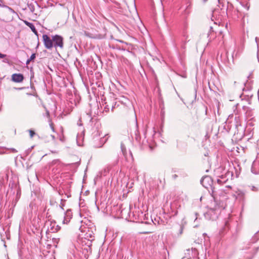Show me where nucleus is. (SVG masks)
<instances>
[{
	"label": "nucleus",
	"mask_w": 259,
	"mask_h": 259,
	"mask_svg": "<svg viewBox=\"0 0 259 259\" xmlns=\"http://www.w3.org/2000/svg\"><path fill=\"white\" fill-rule=\"evenodd\" d=\"M200 183L205 188L211 189L209 190L211 196L213 198L210 204L208 211L204 213V217L207 220H215L221 212V210L226 207V201L228 199L226 194L222 190L215 191L214 188H212L213 181L209 176H206L202 178Z\"/></svg>",
	"instance_id": "f257e3e1"
},
{
	"label": "nucleus",
	"mask_w": 259,
	"mask_h": 259,
	"mask_svg": "<svg viewBox=\"0 0 259 259\" xmlns=\"http://www.w3.org/2000/svg\"><path fill=\"white\" fill-rule=\"evenodd\" d=\"M238 54V50H235L232 54L230 59H229L228 53L226 52L223 55H221V58L222 62L227 67H231L232 64L234 63V58H236Z\"/></svg>",
	"instance_id": "f03ea898"
},
{
	"label": "nucleus",
	"mask_w": 259,
	"mask_h": 259,
	"mask_svg": "<svg viewBox=\"0 0 259 259\" xmlns=\"http://www.w3.org/2000/svg\"><path fill=\"white\" fill-rule=\"evenodd\" d=\"M52 40L54 47H55L56 49L58 47L60 49H63L64 38L61 35L58 34L52 35Z\"/></svg>",
	"instance_id": "7ed1b4c3"
},
{
	"label": "nucleus",
	"mask_w": 259,
	"mask_h": 259,
	"mask_svg": "<svg viewBox=\"0 0 259 259\" xmlns=\"http://www.w3.org/2000/svg\"><path fill=\"white\" fill-rule=\"evenodd\" d=\"M42 40L45 48L48 50H51L54 47L52 40V35L51 37L46 34L42 35Z\"/></svg>",
	"instance_id": "20e7f679"
},
{
	"label": "nucleus",
	"mask_w": 259,
	"mask_h": 259,
	"mask_svg": "<svg viewBox=\"0 0 259 259\" xmlns=\"http://www.w3.org/2000/svg\"><path fill=\"white\" fill-rule=\"evenodd\" d=\"M233 176V172L228 170L225 175L218 176L219 178L217 179V182L220 184L225 183L229 179H232Z\"/></svg>",
	"instance_id": "39448f33"
},
{
	"label": "nucleus",
	"mask_w": 259,
	"mask_h": 259,
	"mask_svg": "<svg viewBox=\"0 0 259 259\" xmlns=\"http://www.w3.org/2000/svg\"><path fill=\"white\" fill-rule=\"evenodd\" d=\"M103 105L104 106V111L108 112L110 108L112 109V105L114 104V97H110L108 99H105L102 101Z\"/></svg>",
	"instance_id": "423d86ee"
},
{
	"label": "nucleus",
	"mask_w": 259,
	"mask_h": 259,
	"mask_svg": "<svg viewBox=\"0 0 259 259\" xmlns=\"http://www.w3.org/2000/svg\"><path fill=\"white\" fill-rule=\"evenodd\" d=\"M94 239H89L84 237L82 240V246H84L83 250H85L87 252H91L92 245V241Z\"/></svg>",
	"instance_id": "0eeeda50"
},
{
	"label": "nucleus",
	"mask_w": 259,
	"mask_h": 259,
	"mask_svg": "<svg viewBox=\"0 0 259 259\" xmlns=\"http://www.w3.org/2000/svg\"><path fill=\"white\" fill-rule=\"evenodd\" d=\"M242 97H244V98L242 99H246L248 102L249 104H250V100L253 97V94L252 93L251 90H246L245 88L243 90V94Z\"/></svg>",
	"instance_id": "6e6552de"
},
{
	"label": "nucleus",
	"mask_w": 259,
	"mask_h": 259,
	"mask_svg": "<svg viewBox=\"0 0 259 259\" xmlns=\"http://www.w3.org/2000/svg\"><path fill=\"white\" fill-rule=\"evenodd\" d=\"M72 218V212L70 209H68L64 213V219L62 222L63 224H68Z\"/></svg>",
	"instance_id": "1a4fd4ad"
},
{
	"label": "nucleus",
	"mask_w": 259,
	"mask_h": 259,
	"mask_svg": "<svg viewBox=\"0 0 259 259\" xmlns=\"http://www.w3.org/2000/svg\"><path fill=\"white\" fill-rule=\"evenodd\" d=\"M60 228L61 227L56 224V222L55 221H51L48 230L52 233H56L58 232Z\"/></svg>",
	"instance_id": "9d476101"
},
{
	"label": "nucleus",
	"mask_w": 259,
	"mask_h": 259,
	"mask_svg": "<svg viewBox=\"0 0 259 259\" xmlns=\"http://www.w3.org/2000/svg\"><path fill=\"white\" fill-rule=\"evenodd\" d=\"M63 166V164L61 162L59 159H55L53 160L50 164L49 167H53V170H54L55 168H56V169H61Z\"/></svg>",
	"instance_id": "9b49d317"
},
{
	"label": "nucleus",
	"mask_w": 259,
	"mask_h": 259,
	"mask_svg": "<svg viewBox=\"0 0 259 259\" xmlns=\"http://www.w3.org/2000/svg\"><path fill=\"white\" fill-rule=\"evenodd\" d=\"M24 79V76L21 73H14L12 75V80L15 82H21Z\"/></svg>",
	"instance_id": "f8f14e48"
},
{
	"label": "nucleus",
	"mask_w": 259,
	"mask_h": 259,
	"mask_svg": "<svg viewBox=\"0 0 259 259\" xmlns=\"http://www.w3.org/2000/svg\"><path fill=\"white\" fill-rule=\"evenodd\" d=\"M186 6H182L180 9L184 11L185 15L188 14L190 13V9L191 6V3L189 0H184Z\"/></svg>",
	"instance_id": "ddd939ff"
},
{
	"label": "nucleus",
	"mask_w": 259,
	"mask_h": 259,
	"mask_svg": "<svg viewBox=\"0 0 259 259\" xmlns=\"http://www.w3.org/2000/svg\"><path fill=\"white\" fill-rule=\"evenodd\" d=\"M236 12V15H237V18L242 17V20L243 22L245 21V18L246 17L248 16V13H242L241 12H240L238 9H236L235 10V12Z\"/></svg>",
	"instance_id": "4468645a"
},
{
	"label": "nucleus",
	"mask_w": 259,
	"mask_h": 259,
	"mask_svg": "<svg viewBox=\"0 0 259 259\" xmlns=\"http://www.w3.org/2000/svg\"><path fill=\"white\" fill-rule=\"evenodd\" d=\"M25 24L31 29V31L38 36V32L33 24L28 22H26Z\"/></svg>",
	"instance_id": "2eb2a0df"
},
{
	"label": "nucleus",
	"mask_w": 259,
	"mask_h": 259,
	"mask_svg": "<svg viewBox=\"0 0 259 259\" xmlns=\"http://www.w3.org/2000/svg\"><path fill=\"white\" fill-rule=\"evenodd\" d=\"M259 165V163L257 162L254 161L252 163V165L251 168V172L254 174H259V170H257L256 169V166Z\"/></svg>",
	"instance_id": "dca6fc26"
},
{
	"label": "nucleus",
	"mask_w": 259,
	"mask_h": 259,
	"mask_svg": "<svg viewBox=\"0 0 259 259\" xmlns=\"http://www.w3.org/2000/svg\"><path fill=\"white\" fill-rule=\"evenodd\" d=\"M259 231L256 232L250 239L251 243H255L259 240V234H258Z\"/></svg>",
	"instance_id": "f3484780"
},
{
	"label": "nucleus",
	"mask_w": 259,
	"mask_h": 259,
	"mask_svg": "<svg viewBox=\"0 0 259 259\" xmlns=\"http://www.w3.org/2000/svg\"><path fill=\"white\" fill-rule=\"evenodd\" d=\"M83 118L84 120L89 122H92L93 120L91 114L89 113H87L85 115H83Z\"/></svg>",
	"instance_id": "a211bd4d"
},
{
	"label": "nucleus",
	"mask_w": 259,
	"mask_h": 259,
	"mask_svg": "<svg viewBox=\"0 0 259 259\" xmlns=\"http://www.w3.org/2000/svg\"><path fill=\"white\" fill-rule=\"evenodd\" d=\"M240 4L241 5V6L242 7H243L244 8H245L247 11L249 10L250 7V5L249 2H240Z\"/></svg>",
	"instance_id": "6ab92c4d"
},
{
	"label": "nucleus",
	"mask_w": 259,
	"mask_h": 259,
	"mask_svg": "<svg viewBox=\"0 0 259 259\" xmlns=\"http://www.w3.org/2000/svg\"><path fill=\"white\" fill-rule=\"evenodd\" d=\"M231 125H230L229 123H228L227 121H225L224 123L223 128L225 131L227 133H229L231 130Z\"/></svg>",
	"instance_id": "aec40b11"
},
{
	"label": "nucleus",
	"mask_w": 259,
	"mask_h": 259,
	"mask_svg": "<svg viewBox=\"0 0 259 259\" xmlns=\"http://www.w3.org/2000/svg\"><path fill=\"white\" fill-rule=\"evenodd\" d=\"M235 121V127L236 128H238V126H241V123L240 122V118L239 116H235L234 118Z\"/></svg>",
	"instance_id": "412c9836"
},
{
	"label": "nucleus",
	"mask_w": 259,
	"mask_h": 259,
	"mask_svg": "<svg viewBox=\"0 0 259 259\" xmlns=\"http://www.w3.org/2000/svg\"><path fill=\"white\" fill-rule=\"evenodd\" d=\"M188 252H189V254H190V253H191L192 254H193V259H196L197 258V255H198V252H197V250L195 249H194V250H192L191 251L190 250H188Z\"/></svg>",
	"instance_id": "4be33fe9"
},
{
	"label": "nucleus",
	"mask_w": 259,
	"mask_h": 259,
	"mask_svg": "<svg viewBox=\"0 0 259 259\" xmlns=\"http://www.w3.org/2000/svg\"><path fill=\"white\" fill-rule=\"evenodd\" d=\"M166 253H167L168 257L169 256V252L167 250V248H164L163 247V259H167L166 257Z\"/></svg>",
	"instance_id": "5701e85b"
},
{
	"label": "nucleus",
	"mask_w": 259,
	"mask_h": 259,
	"mask_svg": "<svg viewBox=\"0 0 259 259\" xmlns=\"http://www.w3.org/2000/svg\"><path fill=\"white\" fill-rule=\"evenodd\" d=\"M117 99L114 98V104L112 105V109H111V111H113L114 109L119 106V104L118 103V102L116 101Z\"/></svg>",
	"instance_id": "b1692460"
},
{
	"label": "nucleus",
	"mask_w": 259,
	"mask_h": 259,
	"mask_svg": "<svg viewBox=\"0 0 259 259\" xmlns=\"http://www.w3.org/2000/svg\"><path fill=\"white\" fill-rule=\"evenodd\" d=\"M145 215H146L145 214H143V213L142 212H140V214H138L139 218H138V219L137 222H138L139 223L141 222L142 223H143L144 222L142 221V218L144 217H145Z\"/></svg>",
	"instance_id": "393cba45"
},
{
	"label": "nucleus",
	"mask_w": 259,
	"mask_h": 259,
	"mask_svg": "<svg viewBox=\"0 0 259 259\" xmlns=\"http://www.w3.org/2000/svg\"><path fill=\"white\" fill-rule=\"evenodd\" d=\"M259 250V247H255L253 250V252L252 253L251 255L249 257L250 258L253 257V256Z\"/></svg>",
	"instance_id": "a878e982"
},
{
	"label": "nucleus",
	"mask_w": 259,
	"mask_h": 259,
	"mask_svg": "<svg viewBox=\"0 0 259 259\" xmlns=\"http://www.w3.org/2000/svg\"><path fill=\"white\" fill-rule=\"evenodd\" d=\"M87 237V238L89 239H94V236H93V234L92 233H87L85 235V237Z\"/></svg>",
	"instance_id": "bb28decb"
},
{
	"label": "nucleus",
	"mask_w": 259,
	"mask_h": 259,
	"mask_svg": "<svg viewBox=\"0 0 259 259\" xmlns=\"http://www.w3.org/2000/svg\"><path fill=\"white\" fill-rule=\"evenodd\" d=\"M28 132L31 138H33V137L36 134L35 132L32 130H28Z\"/></svg>",
	"instance_id": "cd10ccee"
},
{
	"label": "nucleus",
	"mask_w": 259,
	"mask_h": 259,
	"mask_svg": "<svg viewBox=\"0 0 259 259\" xmlns=\"http://www.w3.org/2000/svg\"><path fill=\"white\" fill-rule=\"evenodd\" d=\"M121 150L123 154L124 155L125 153L126 152V148L123 144H121Z\"/></svg>",
	"instance_id": "c85d7f7f"
},
{
	"label": "nucleus",
	"mask_w": 259,
	"mask_h": 259,
	"mask_svg": "<svg viewBox=\"0 0 259 259\" xmlns=\"http://www.w3.org/2000/svg\"><path fill=\"white\" fill-rule=\"evenodd\" d=\"M36 58V54L35 53H33L30 58H29V61H33L35 59V58Z\"/></svg>",
	"instance_id": "c756f323"
},
{
	"label": "nucleus",
	"mask_w": 259,
	"mask_h": 259,
	"mask_svg": "<svg viewBox=\"0 0 259 259\" xmlns=\"http://www.w3.org/2000/svg\"><path fill=\"white\" fill-rule=\"evenodd\" d=\"M135 135H136V140L137 141H138L139 140V139L140 138L139 132L138 130H136V131L135 132Z\"/></svg>",
	"instance_id": "7c9ffc66"
},
{
	"label": "nucleus",
	"mask_w": 259,
	"mask_h": 259,
	"mask_svg": "<svg viewBox=\"0 0 259 259\" xmlns=\"http://www.w3.org/2000/svg\"><path fill=\"white\" fill-rule=\"evenodd\" d=\"M81 119H82V117H80L79 119H78V121L77 123V124L78 125V126H82V121H81Z\"/></svg>",
	"instance_id": "2f4dec72"
},
{
	"label": "nucleus",
	"mask_w": 259,
	"mask_h": 259,
	"mask_svg": "<svg viewBox=\"0 0 259 259\" xmlns=\"http://www.w3.org/2000/svg\"><path fill=\"white\" fill-rule=\"evenodd\" d=\"M126 101H127V99L125 98L124 97H122V100H121V101H119V102H121V103H123V104H125L126 103V102H125Z\"/></svg>",
	"instance_id": "473e14b6"
},
{
	"label": "nucleus",
	"mask_w": 259,
	"mask_h": 259,
	"mask_svg": "<svg viewBox=\"0 0 259 259\" xmlns=\"http://www.w3.org/2000/svg\"><path fill=\"white\" fill-rule=\"evenodd\" d=\"M251 190L252 191H257L258 190V189L255 187V186H251Z\"/></svg>",
	"instance_id": "72a5a7b5"
},
{
	"label": "nucleus",
	"mask_w": 259,
	"mask_h": 259,
	"mask_svg": "<svg viewBox=\"0 0 259 259\" xmlns=\"http://www.w3.org/2000/svg\"><path fill=\"white\" fill-rule=\"evenodd\" d=\"M63 199H61V204H60V207L62 209H63V206H64V203H63Z\"/></svg>",
	"instance_id": "f704fd0d"
},
{
	"label": "nucleus",
	"mask_w": 259,
	"mask_h": 259,
	"mask_svg": "<svg viewBox=\"0 0 259 259\" xmlns=\"http://www.w3.org/2000/svg\"><path fill=\"white\" fill-rule=\"evenodd\" d=\"M255 42L256 43L257 46V47H258V46H259V38L255 37Z\"/></svg>",
	"instance_id": "c9c22d12"
},
{
	"label": "nucleus",
	"mask_w": 259,
	"mask_h": 259,
	"mask_svg": "<svg viewBox=\"0 0 259 259\" xmlns=\"http://www.w3.org/2000/svg\"><path fill=\"white\" fill-rule=\"evenodd\" d=\"M10 150L12 152V153H17V150L14 148H11L10 149Z\"/></svg>",
	"instance_id": "e433bc0d"
},
{
	"label": "nucleus",
	"mask_w": 259,
	"mask_h": 259,
	"mask_svg": "<svg viewBox=\"0 0 259 259\" xmlns=\"http://www.w3.org/2000/svg\"><path fill=\"white\" fill-rule=\"evenodd\" d=\"M6 56V55L0 53V58L3 59Z\"/></svg>",
	"instance_id": "4c0bfd02"
},
{
	"label": "nucleus",
	"mask_w": 259,
	"mask_h": 259,
	"mask_svg": "<svg viewBox=\"0 0 259 259\" xmlns=\"http://www.w3.org/2000/svg\"><path fill=\"white\" fill-rule=\"evenodd\" d=\"M233 114H230L229 116H228V120L230 118H233Z\"/></svg>",
	"instance_id": "58836bf2"
},
{
	"label": "nucleus",
	"mask_w": 259,
	"mask_h": 259,
	"mask_svg": "<svg viewBox=\"0 0 259 259\" xmlns=\"http://www.w3.org/2000/svg\"><path fill=\"white\" fill-rule=\"evenodd\" d=\"M50 126H51V128H52V131L54 132V127H53V126L52 124H51L50 125Z\"/></svg>",
	"instance_id": "ea45409f"
},
{
	"label": "nucleus",
	"mask_w": 259,
	"mask_h": 259,
	"mask_svg": "<svg viewBox=\"0 0 259 259\" xmlns=\"http://www.w3.org/2000/svg\"><path fill=\"white\" fill-rule=\"evenodd\" d=\"M51 137H52V139L54 140L55 139V137L54 135H51Z\"/></svg>",
	"instance_id": "a19ab883"
},
{
	"label": "nucleus",
	"mask_w": 259,
	"mask_h": 259,
	"mask_svg": "<svg viewBox=\"0 0 259 259\" xmlns=\"http://www.w3.org/2000/svg\"><path fill=\"white\" fill-rule=\"evenodd\" d=\"M170 209L171 210V211L173 212H174V210L172 209V206H171V203H170Z\"/></svg>",
	"instance_id": "79ce46f5"
},
{
	"label": "nucleus",
	"mask_w": 259,
	"mask_h": 259,
	"mask_svg": "<svg viewBox=\"0 0 259 259\" xmlns=\"http://www.w3.org/2000/svg\"><path fill=\"white\" fill-rule=\"evenodd\" d=\"M31 61H29V59L26 61V64H28Z\"/></svg>",
	"instance_id": "37998d69"
},
{
	"label": "nucleus",
	"mask_w": 259,
	"mask_h": 259,
	"mask_svg": "<svg viewBox=\"0 0 259 259\" xmlns=\"http://www.w3.org/2000/svg\"><path fill=\"white\" fill-rule=\"evenodd\" d=\"M247 108V107L246 106H242V108H243V110H245Z\"/></svg>",
	"instance_id": "c03bdc74"
},
{
	"label": "nucleus",
	"mask_w": 259,
	"mask_h": 259,
	"mask_svg": "<svg viewBox=\"0 0 259 259\" xmlns=\"http://www.w3.org/2000/svg\"><path fill=\"white\" fill-rule=\"evenodd\" d=\"M177 175H174L172 176V177L174 178V179H176L177 178Z\"/></svg>",
	"instance_id": "a18cd8bd"
},
{
	"label": "nucleus",
	"mask_w": 259,
	"mask_h": 259,
	"mask_svg": "<svg viewBox=\"0 0 259 259\" xmlns=\"http://www.w3.org/2000/svg\"><path fill=\"white\" fill-rule=\"evenodd\" d=\"M46 114H47L48 116H49V111H47V113H46Z\"/></svg>",
	"instance_id": "49530a36"
},
{
	"label": "nucleus",
	"mask_w": 259,
	"mask_h": 259,
	"mask_svg": "<svg viewBox=\"0 0 259 259\" xmlns=\"http://www.w3.org/2000/svg\"><path fill=\"white\" fill-rule=\"evenodd\" d=\"M195 96L196 97V89H195Z\"/></svg>",
	"instance_id": "de8ad7c7"
},
{
	"label": "nucleus",
	"mask_w": 259,
	"mask_h": 259,
	"mask_svg": "<svg viewBox=\"0 0 259 259\" xmlns=\"http://www.w3.org/2000/svg\"><path fill=\"white\" fill-rule=\"evenodd\" d=\"M177 211H176L175 212V213H174V214H171V215H176V214H177Z\"/></svg>",
	"instance_id": "09e8293b"
},
{
	"label": "nucleus",
	"mask_w": 259,
	"mask_h": 259,
	"mask_svg": "<svg viewBox=\"0 0 259 259\" xmlns=\"http://www.w3.org/2000/svg\"><path fill=\"white\" fill-rule=\"evenodd\" d=\"M149 233V232H143L142 233L143 234H148Z\"/></svg>",
	"instance_id": "8fccbe9b"
},
{
	"label": "nucleus",
	"mask_w": 259,
	"mask_h": 259,
	"mask_svg": "<svg viewBox=\"0 0 259 259\" xmlns=\"http://www.w3.org/2000/svg\"><path fill=\"white\" fill-rule=\"evenodd\" d=\"M207 1V0H203V3H206Z\"/></svg>",
	"instance_id": "3c124183"
},
{
	"label": "nucleus",
	"mask_w": 259,
	"mask_h": 259,
	"mask_svg": "<svg viewBox=\"0 0 259 259\" xmlns=\"http://www.w3.org/2000/svg\"><path fill=\"white\" fill-rule=\"evenodd\" d=\"M165 213V210H164V208H163V213Z\"/></svg>",
	"instance_id": "603ef678"
},
{
	"label": "nucleus",
	"mask_w": 259,
	"mask_h": 259,
	"mask_svg": "<svg viewBox=\"0 0 259 259\" xmlns=\"http://www.w3.org/2000/svg\"><path fill=\"white\" fill-rule=\"evenodd\" d=\"M198 227V225H195V226H194V227H195H195Z\"/></svg>",
	"instance_id": "864d4df0"
},
{
	"label": "nucleus",
	"mask_w": 259,
	"mask_h": 259,
	"mask_svg": "<svg viewBox=\"0 0 259 259\" xmlns=\"http://www.w3.org/2000/svg\"><path fill=\"white\" fill-rule=\"evenodd\" d=\"M238 104H236L235 105V106L236 107H237V106H238Z\"/></svg>",
	"instance_id": "5fc2aeb1"
},
{
	"label": "nucleus",
	"mask_w": 259,
	"mask_h": 259,
	"mask_svg": "<svg viewBox=\"0 0 259 259\" xmlns=\"http://www.w3.org/2000/svg\"><path fill=\"white\" fill-rule=\"evenodd\" d=\"M144 223L146 224H149V223H148L147 222H145Z\"/></svg>",
	"instance_id": "6e6d98bb"
},
{
	"label": "nucleus",
	"mask_w": 259,
	"mask_h": 259,
	"mask_svg": "<svg viewBox=\"0 0 259 259\" xmlns=\"http://www.w3.org/2000/svg\"><path fill=\"white\" fill-rule=\"evenodd\" d=\"M130 154L131 155V156H133V155H132V152H130Z\"/></svg>",
	"instance_id": "4d7b16f0"
},
{
	"label": "nucleus",
	"mask_w": 259,
	"mask_h": 259,
	"mask_svg": "<svg viewBox=\"0 0 259 259\" xmlns=\"http://www.w3.org/2000/svg\"><path fill=\"white\" fill-rule=\"evenodd\" d=\"M210 30H211L212 29V27H210Z\"/></svg>",
	"instance_id": "13d9d810"
},
{
	"label": "nucleus",
	"mask_w": 259,
	"mask_h": 259,
	"mask_svg": "<svg viewBox=\"0 0 259 259\" xmlns=\"http://www.w3.org/2000/svg\"><path fill=\"white\" fill-rule=\"evenodd\" d=\"M257 98H258V99L259 100V96L258 95H257Z\"/></svg>",
	"instance_id": "bf43d9fd"
},
{
	"label": "nucleus",
	"mask_w": 259,
	"mask_h": 259,
	"mask_svg": "<svg viewBox=\"0 0 259 259\" xmlns=\"http://www.w3.org/2000/svg\"><path fill=\"white\" fill-rule=\"evenodd\" d=\"M197 218L196 217V218H195V221H196L197 220Z\"/></svg>",
	"instance_id": "052dcab7"
},
{
	"label": "nucleus",
	"mask_w": 259,
	"mask_h": 259,
	"mask_svg": "<svg viewBox=\"0 0 259 259\" xmlns=\"http://www.w3.org/2000/svg\"><path fill=\"white\" fill-rule=\"evenodd\" d=\"M182 229L181 228V231L180 232V233H182Z\"/></svg>",
	"instance_id": "680f3d73"
},
{
	"label": "nucleus",
	"mask_w": 259,
	"mask_h": 259,
	"mask_svg": "<svg viewBox=\"0 0 259 259\" xmlns=\"http://www.w3.org/2000/svg\"><path fill=\"white\" fill-rule=\"evenodd\" d=\"M188 259H192L191 257H190L189 258H188Z\"/></svg>",
	"instance_id": "e2e57ef3"
}]
</instances>
